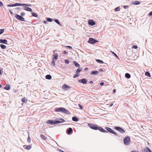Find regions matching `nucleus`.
<instances>
[{
    "label": "nucleus",
    "instance_id": "nucleus-3",
    "mask_svg": "<svg viewBox=\"0 0 152 152\" xmlns=\"http://www.w3.org/2000/svg\"><path fill=\"white\" fill-rule=\"evenodd\" d=\"M88 125L90 128L93 129L95 130H98V126L96 125L88 124Z\"/></svg>",
    "mask_w": 152,
    "mask_h": 152
},
{
    "label": "nucleus",
    "instance_id": "nucleus-47",
    "mask_svg": "<svg viewBox=\"0 0 152 152\" xmlns=\"http://www.w3.org/2000/svg\"><path fill=\"white\" fill-rule=\"evenodd\" d=\"M148 15L149 16H151L152 15V11L149 14H148Z\"/></svg>",
    "mask_w": 152,
    "mask_h": 152
},
{
    "label": "nucleus",
    "instance_id": "nucleus-40",
    "mask_svg": "<svg viewBox=\"0 0 152 152\" xmlns=\"http://www.w3.org/2000/svg\"><path fill=\"white\" fill-rule=\"evenodd\" d=\"M79 76V75L78 73H76L73 76V78H75Z\"/></svg>",
    "mask_w": 152,
    "mask_h": 152
},
{
    "label": "nucleus",
    "instance_id": "nucleus-9",
    "mask_svg": "<svg viewBox=\"0 0 152 152\" xmlns=\"http://www.w3.org/2000/svg\"><path fill=\"white\" fill-rule=\"evenodd\" d=\"M55 122L56 121H54L53 120H50L46 122V123L48 124H50L52 125L55 124H56Z\"/></svg>",
    "mask_w": 152,
    "mask_h": 152
},
{
    "label": "nucleus",
    "instance_id": "nucleus-36",
    "mask_svg": "<svg viewBox=\"0 0 152 152\" xmlns=\"http://www.w3.org/2000/svg\"><path fill=\"white\" fill-rule=\"evenodd\" d=\"M47 21L48 22H51L53 21V19H52L50 18H47Z\"/></svg>",
    "mask_w": 152,
    "mask_h": 152
},
{
    "label": "nucleus",
    "instance_id": "nucleus-10",
    "mask_svg": "<svg viewBox=\"0 0 152 152\" xmlns=\"http://www.w3.org/2000/svg\"><path fill=\"white\" fill-rule=\"evenodd\" d=\"M62 88L63 89L66 90L68 89H70L71 88V87L70 86H69L68 85H66V84H64V85L62 86Z\"/></svg>",
    "mask_w": 152,
    "mask_h": 152
},
{
    "label": "nucleus",
    "instance_id": "nucleus-2",
    "mask_svg": "<svg viewBox=\"0 0 152 152\" xmlns=\"http://www.w3.org/2000/svg\"><path fill=\"white\" fill-rule=\"evenodd\" d=\"M124 143L126 145H128L129 144L130 142V138L129 137H126L125 138L124 140Z\"/></svg>",
    "mask_w": 152,
    "mask_h": 152
},
{
    "label": "nucleus",
    "instance_id": "nucleus-13",
    "mask_svg": "<svg viewBox=\"0 0 152 152\" xmlns=\"http://www.w3.org/2000/svg\"><path fill=\"white\" fill-rule=\"evenodd\" d=\"M98 129L102 132L104 133H106L107 132L106 130H104L103 129L102 127H98Z\"/></svg>",
    "mask_w": 152,
    "mask_h": 152
},
{
    "label": "nucleus",
    "instance_id": "nucleus-60",
    "mask_svg": "<svg viewBox=\"0 0 152 152\" xmlns=\"http://www.w3.org/2000/svg\"><path fill=\"white\" fill-rule=\"evenodd\" d=\"M47 23V21H44V23L45 24H46Z\"/></svg>",
    "mask_w": 152,
    "mask_h": 152
},
{
    "label": "nucleus",
    "instance_id": "nucleus-5",
    "mask_svg": "<svg viewBox=\"0 0 152 152\" xmlns=\"http://www.w3.org/2000/svg\"><path fill=\"white\" fill-rule=\"evenodd\" d=\"M15 17L17 19L21 21H24L25 20L22 17L18 14H16Z\"/></svg>",
    "mask_w": 152,
    "mask_h": 152
},
{
    "label": "nucleus",
    "instance_id": "nucleus-55",
    "mask_svg": "<svg viewBox=\"0 0 152 152\" xmlns=\"http://www.w3.org/2000/svg\"><path fill=\"white\" fill-rule=\"evenodd\" d=\"M130 152H139L138 151H131Z\"/></svg>",
    "mask_w": 152,
    "mask_h": 152
},
{
    "label": "nucleus",
    "instance_id": "nucleus-44",
    "mask_svg": "<svg viewBox=\"0 0 152 152\" xmlns=\"http://www.w3.org/2000/svg\"><path fill=\"white\" fill-rule=\"evenodd\" d=\"M65 63L66 64H68L69 63V60H65Z\"/></svg>",
    "mask_w": 152,
    "mask_h": 152
},
{
    "label": "nucleus",
    "instance_id": "nucleus-53",
    "mask_svg": "<svg viewBox=\"0 0 152 152\" xmlns=\"http://www.w3.org/2000/svg\"><path fill=\"white\" fill-rule=\"evenodd\" d=\"M113 54H114V56H115L116 57H117V58H118V56H117V55L115 53H114V52H113Z\"/></svg>",
    "mask_w": 152,
    "mask_h": 152
},
{
    "label": "nucleus",
    "instance_id": "nucleus-14",
    "mask_svg": "<svg viewBox=\"0 0 152 152\" xmlns=\"http://www.w3.org/2000/svg\"><path fill=\"white\" fill-rule=\"evenodd\" d=\"M7 40L5 39H0V43L6 44H7Z\"/></svg>",
    "mask_w": 152,
    "mask_h": 152
},
{
    "label": "nucleus",
    "instance_id": "nucleus-34",
    "mask_svg": "<svg viewBox=\"0 0 152 152\" xmlns=\"http://www.w3.org/2000/svg\"><path fill=\"white\" fill-rule=\"evenodd\" d=\"M1 48L2 49H5L6 48V46L3 44H1L0 45Z\"/></svg>",
    "mask_w": 152,
    "mask_h": 152
},
{
    "label": "nucleus",
    "instance_id": "nucleus-12",
    "mask_svg": "<svg viewBox=\"0 0 152 152\" xmlns=\"http://www.w3.org/2000/svg\"><path fill=\"white\" fill-rule=\"evenodd\" d=\"M80 83H82L84 84H86L87 82V80L85 78L80 80H78Z\"/></svg>",
    "mask_w": 152,
    "mask_h": 152
},
{
    "label": "nucleus",
    "instance_id": "nucleus-16",
    "mask_svg": "<svg viewBox=\"0 0 152 152\" xmlns=\"http://www.w3.org/2000/svg\"><path fill=\"white\" fill-rule=\"evenodd\" d=\"M24 7V10L29 12H32V10H31V8L29 7Z\"/></svg>",
    "mask_w": 152,
    "mask_h": 152
},
{
    "label": "nucleus",
    "instance_id": "nucleus-23",
    "mask_svg": "<svg viewBox=\"0 0 152 152\" xmlns=\"http://www.w3.org/2000/svg\"><path fill=\"white\" fill-rule=\"evenodd\" d=\"M72 120L73 121L77 122V121H78V119L76 117L74 116V117H72Z\"/></svg>",
    "mask_w": 152,
    "mask_h": 152
},
{
    "label": "nucleus",
    "instance_id": "nucleus-11",
    "mask_svg": "<svg viewBox=\"0 0 152 152\" xmlns=\"http://www.w3.org/2000/svg\"><path fill=\"white\" fill-rule=\"evenodd\" d=\"M88 24L91 26H93L95 24V22L92 20H89L88 21Z\"/></svg>",
    "mask_w": 152,
    "mask_h": 152
},
{
    "label": "nucleus",
    "instance_id": "nucleus-29",
    "mask_svg": "<svg viewBox=\"0 0 152 152\" xmlns=\"http://www.w3.org/2000/svg\"><path fill=\"white\" fill-rule=\"evenodd\" d=\"M53 56H54V58H53V59H55V60L57 59L58 58V54H57L56 53H55V54H54Z\"/></svg>",
    "mask_w": 152,
    "mask_h": 152
},
{
    "label": "nucleus",
    "instance_id": "nucleus-24",
    "mask_svg": "<svg viewBox=\"0 0 152 152\" xmlns=\"http://www.w3.org/2000/svg\"><path fill=\"white\" fill-rule=\"evenodd\" d=\"M73 63L74 65L76 67H80V65L77 62L74 61H73Z\"/></svg>",
    "mask_w": 152,
    "mask_h": 152
},
{
    "label": "nucleus",
    "instance_id": "nucleus-28",
    "mask_svg": "<svg viewBox=\"0 0 152 152\" xmlns=\"http://www.w3.org/2000/svg\"><path fill=\"white\" fill-rule=\"evenodd\" d=\"M41 138L43 140H45L47 139V138L43 134H41L40 135Z\"/></svg>",
    "mask_w": 152,
    "mask_h": 152
},
{
    "label": "nucleus",
    "instance_id": "nucleus-20",
    "mask_svg": "<svg viewBox=\"0 0 152 152\" xmlns=\"http://www.w3.org/2000/svg\"><path fill=\"white\" fill-rule=\"evenodd\" d=\"M10 86L9 85H7L4 88V89L7 90H9L10 89Z\"/></svg>",
    "mask_w": 152,
    "mask_h": 152
},
{
    "label": "nucleus",
    "instance_id": "nucleus-58",
    "mask_svg": "<svg viewBox=\"0 0 152 152\" xmlns=\"http://www.w3.org/2000/svg\"><path fill=\"white\" fill-rule=\"evenodd\" d=\"M90 83L91 84H92L93 83V81H91L90 82Z\"/></svg>",
    "mask_w": 152,
    "mask_h": 152
},
{
    "label": "nucleus",
    "instance_id": "nucleus-17",
    "mask_svg": "<svg viewBox=\"0 0 152 152\" xmlns=\"http://www.w3.org/2000/svg\"><path fill=\"white\" fill-rule=\"evenodd\" d=\"M144 150L145 152H152L151 149L148 147L145 148Z\"/></svg>",
    "mask_w": 152,
    "mask_h": 152
},
{
    "label": "nucleus",
    "instance_id": "nucleus-18",
    "mask_svg": "<svg viewBox=\"0 0 152 152\" xmlns=\"http://www.w3.org/2000/svg\"><path fill=\"white\" fill-rule=\"evenodd\" d=\"M67 133L68 134H70L73 132V130L71 128H69L67 130Z\"/></svg>",
    "mask_w": 152,
    "mask_h": 152
},
{
    "label": "nucleus",
    "instance_id": "nucleus-19",
    "mask_svg": "<svg viewBox=\"0 0 152 152\" xmlns=\"http://www.w3.org/2000/svg\"><path fill=\"white\" fill-rule=\"evenodd\" d=\"M99 73V72L97 71H93L91 72V74L92 75H97Z\"/></svg>",
    "mask_w": 152,
    "mask_h": 152
},
{
    "label": "nucleus",
    "instance_id": "nucleus-45",
    "mask_svg": "<svg viewBox=\"0 0 152 152\" xmlns=\"http://www.w3.org/2000/svg\"><path fill=\"white\" fill-rule=\"evenodd\" d=\"M52 64L54 66H55V63L53 61L51 62Z\"/></svg>",
    "mask_w": 152,
    "mask_h": 152
},
{
    "label": "nucleus",
    "instance_id": "nucleus-50",
    "mask_svg": "<svg viewBox=\"0 0 152 152\" xmlns=\"http://www.w3.org/2000/svg\"><path fill=\"white\" fill-rule=\"evenodd\" d=\"M104 85V83L103 82H101L100 83V85L101 86H103Z\"/></svg>",
    "mask_w": 152,
    "mask_h": 152
},
{
    "label": "nucleus",
    "instance_id": "nucleus-46",
    "mask_svg": "<svg viewBox=\"0 0 152 152\" xmlns=\"http://www.w3.org/2000/svg\"><path fill=\"white\" fill-rule=\"evenodd\" d=\"M21 15H22V16H24L25 15V13L24 12H21Z\"/></svg>",
    "mask_w": 152,
    "mask_h": 152
},
{
    "label": "nucleus",
    "instance_id": "nucleus-37",
    "mask_svg": "<svg viewBox=\"0 0 152 152\" xmlns=\"http://www.w3.org/2000/svg\"><path fill=\"white\" fill-rule=\"evenodd\" d=\"M111 133H112L115 136H118L117 134L113 130Z\"/></svg>",
    "mask_w": 152,
    "mask_h": 152
},
{
    "label": "nucleus",
    "instance_id": "nucleus-25",
    "mask_svg": "<svg viewBox=\"0 0 152 152\" xmlns=\"http://www.w3.org/2000/svg\"><path fill=\"white\" fill-rule=\"evenodd\" d=\"M54 21L56 23H57L60 26H61V24L60 23V22L58 19H55L54 20Z\"/></svg>",
    "mask_w": 152,
    "mask_h": 152
},
{
    "label": "nucleus",
    "instance_id": "nucleus-42",
    "mask_svg": "<svg viewBox=\"0 0 152 152\" xmlns=\"http://www.w3.org/2000/svg\"><path fill=\"white\" fill-rule=\"evenodd\" d=\"M115 11H119L120 10V8L119 7H117L115 8Z\"/></svg>",
    "mask_w": 152,
    "mask_h": 152
},
{
    "label": "nucleus",
    "instance_id": "nucleus-51",
    "mask_svg": "<svg viewBox=\"0 0 152 152\" xmlns=\"http://www.w3.org/2000/svg\"><path fill=\"white\" fill-rule=\"evenodd\" d=\"M124 7L125 9H127L128 8V7L127 6H124Z\"/></svg>",
    "mask_w": 152,
    "mask_h": 152
},
{
    "label": "nucleus",
    "instance_id": "nucleus-43",
    "mask_svg": "<svg viewBox=\"0 0 152 152\" xmlns=\"http://www.w3.org/2000/svg\"><path fill=\"white\" fill-rule=\"evenodd\" d=\"M23 4V5L22 6H24V5H25V6H31V4Z\"/></svg>",
    "mask_w": 152,
    "mask_h": 152
},
{
    "label": "nucleus",
    "instance_id": "nucleus-27",
    "mask_svg": "<svg viewBox=\"0 0 152 152\" xmlns=\"http://www.w3.org/2000/svg\"><path fill=\"white\" fill-rule=\"evenodd\" d=\"M145 75L149 77H150L151 76L150 73L148 72H145Z\"/></svg>",
    "mask_w": 152,
    "mask_h": 152
},
{
    "label": "nucleus",
    "instance_id": "nucleus-48",
    "mask_svg": "<svg viewBox=\"0 0 152 152\" xmlns=\"http://www.w3.org/2000/svg\"><path fill=\"white\" fill-rule=\"evenodd\" d=\"M3 6V3L0 1V6L2 7Z\"/></svg>",
    "mask_w": 152,
    "mask_h": 152
},
{
    "label": "nucleus",
    "instance_id": "nucleus-56",
    "mask_svg": "<svg viewBox=\"0 0 152 152\" xmlns=\"http://www.w3.org/2000/svg\"><path fill=\"white\" fill-rule=\"evenodd\" d=\"M9 12H10V13L11 14H12V11H11V10H9Z\"/></svg>",
    "mask_w": 152,
    "mask_h": 152
},
{
    "label": "nucleus",
    "instance_id": "nucleus-31",
    "mask_svg": "<svg viewBox=\"0 0 152 152\" xmlns=\"http://www.w3.org/2000/svg\"><path fill=\"white\" fill-rule=\"evenodd\" d=\"M27 99L25 97L21 99V101L23 103H25L27 102Z\"/></svg>",
    "mask_w": 152,
    "mask_h": 152
},
{
    "label": "nucleus",
    "instance_id": "nucleus-38",
    "mask_svg": "<svg viewBox=\"0 0 152 152\" xmlns=\"http://www.w3.org/2000/svg\"><path fill=\"white\" fill-rule=\"evenodd\" d=\"M4 31V29H0V35L3 33Z\"/></svg>",
    "mask_w": 152,
    "mask_h": 152
},
{
    "label": "nucleus",
    "instance_id": "nucleus-57",
    "mask_svg": "<svg viewBox=\"0 0 152 152\" xmlns=\"http://www.w3.org/2000/svg\"><path fill=\"white\" fill-rule=\"evenodd\" d=\"M66 53V51H64L63 53V54H65Z\"/></svg>",
    "mask_w": 152,
    "mask_h": 152
},
{
    "label": "nucleus",
    "instance_id": "nucleus-7",
    "mask_svg": "<svg viewBox=\"0 0 152 152\" xmlns=\"http://www.w3.org/2000/svg\"><path fill=\"white\" fill-rule=\"evenodd\" d=\"M23 4H20L18 3H15L14 4H8L7 6L8 7H13L17 6H22Z\"/></svg>",
    "mask_w": 152,
    "mask_h": 152
},
{
    "label": "nucleus",
    "instance_id": "nucleus-6",
    "mask_svg": "<svg viewBox=\"0 0 152 152\" xmlns=\"http://www.w3.org/2000/svg\"><path fill=\"white\" fill-rule=\"evenodd\" d=\"M115 129L121 133H123L125 132L124 130L120 127L116 126L115 127Z\"/></svg>",
    "mask_w": 152,
    "mask_h": 152
},
{
    "label": "nucleus",
    "instance_id": "nucleus-30",
    "mask_svg": "<svg viewBox=\"0 0 152 152\" xmlns=\"http://www.w3.org/2000/svg\"><path fill=\"white\" fill-rule=\"evenodd\" d=\"M82 69H83L82 68H80L78 69L76 71V73H79L82 70Z\"/></svg>",
    "mask_w": 152,
    "mask_h": 152
},
{
    "label": "nucleus",
    "instance_id": "nucleus-32",
    "mask_svg": "<svg viewBox=\"0 0 152 152\" xmlns=\"http://www.w3.org/2000/svg\"><path fill=\"white\" fill-rule=\"evenodd\" d=\"M31 15L34 17H37V15L34 12H31Z\"/></svg>",
    "mask_w": 152,
    "mask_h": 152
},
{
    "label": "nucleus",
    "instance_id": "nucleus-35",
    "mask_svg": "<svg viewBox=\"0 0 152 152\" xmlns=\"http://www.w3.org/2000/svg\"><path fill=\"white\" fill-rule=\"evenodd\" d=\"M31 146L30 145H28L27 146L26 148V149L27 150H29L31 148Z\"/></svg>",
    "mask_w": 152,
    "mask_h": 152
},
{
    "label": "nucleus",
    "instance_id": "nucleus-26",
    "mask_svg": "<svg viewBox=\"0 0 152 152\" xmlns=\"http://www.w3.org/2000/svg\"><path fill=\"white\" fill-rule=\"evenodd\" d=\"M125 76L128 79L129 78L131 77L130 75L128 73H126L125 74Z\"/></svg>",
    "mask_w": 152,
    "mask_h": 152
},
{
    "label": "nucleus",
    "instance_id": "nucleus-62",
    "mask_svg": "<svg viewBox=\"0 0 152 152\" xmlns=\"http://www.w3.org/2000/svg\"><path fill=\"white\" fill-rule=\"evenodd\" d=\"M88 69V68H85L84 69L85 70H87Z\"/></svg>",
    "mask_w": 152,
    "mask_h": 152
},
{
    "label": "nucleus",
    "instance_id": "nucleus-61",
    "mask_svg": "<svg viewBox=\"0 0 152 152\" xmlns=\"http://www.w3.org/2000/svg\"><path fill=\"white\" fill-rule=\"evenodd\" d=\"M99 70H100V72H102V71H103V70H102V69H99Z\"/></svg>",
    "mask_w": 152,
    "mask_h": 152
},
{
    "label": "nucleus",
    "instance_id": "nucleus-1",
    "mask_svg": "<svg viewBox=\"0 0 152 152\" xmlns=\"http://www.w3.org/2000/svg\"><path fill=\"white\" fill-rule=\"evenodd\" d=\"M55 111L57 112H62L67 114H70V113L63 107H59L56 109Z\"/></svg>",
    "mask_w": 152,
    "mask_h": 152
},
{
    "label": "nucleus",
    "instance_id": "nucleus-8",
    "mask_svg": "<svg viewBox=\"0 0 152 152\" xmlns=\"http://www.w3.org/2000/svg\"><path fill=\"white\" fill-rule=\"evenodd\" d=\"M65 121V120L62 118H60L58 119V120L56 121V124L58 123H62Z\"/></svg>",
    "mask_w": 152,
    "mask_h": 152
},
{
    "label": "nucleus",
    "instance_id": "nucleus-33",
    "mask_svg": "<svg viewBox=\"0 0 152 152\" xmlns=\"http://www.w3.org/2000/svg\"><path fill=\"white\" fill-rule=\"evenodd\" d=\"M96 61L97 62L100 64H103V62L102 60L99 59H96Z\"/></svg>",
    "mask_w": 152,
    "mask_h": 152
},
{
    "label": "nucleus",
    "instance_id": "nucleus-22",
    "mask_svg": "<svg viewBox=\"0 0 152 152\" xmlns=\"http://www.w3.org/2000/svg\"><path fill=\"white\" fill-rule=\"evenodd\" d=\"M45 78L48 80H50L52 78L51 76L50 75H48L45 76Z\"/></svg>",
    "mask_w": 152,
    "mask_h": 152
},
{
    "label": "nucleus",
    "instance_id": "nucleus-52",
    "mask_svg": "<svg viewBox=\"0 0 152 152\" xmlns=\"http://www.w3.org/2000/svg\"><path fill=\"white\" fill-rule=\"evenodd\" d=\"M66 47L68 48H70L72 49V47L70 46H66Z\"/></svg>",
    "mask_w": 152,
    "mask_h": 152
},
{
    "label": "nucleus",
    "instance_id": "nucleus-49",
    "mask_svg": "<svg viewBox=\"0 0 152 152\" xmlns=\"http://www.w3.org/2000/svg\"><path fill=\"white\" fill-rule=\"evenodd\" d=\"M79 106L80 107V109H83V107L79 104Z\"/></svg>",
    "mask_w": 152,
    "mask_h": 152
},
{
    "label": "nucleus",
    "instance_id": "nucleus-4",
    "mask_svg": "<svg viewBox=\"0 0 152 152\" xmlns=\"http://www.w3.org/2000/svg\"><path fill=\"white\" fill-rule=\"evenodd\" d=\"M98 41L92 38H89L88 42L91 44H94L96 42H98Z\"/></svg>",
    "mask_w": 152,
    "mask_h": 152
},
{
    "label": "nucleus",
    "instance_id": "nucleus-21",
    "mask_svg": "<svg viewBox=\"0 0 152 152\" xmlns=\"http://www.w3.org/2000/svg\"><path fill=\"white\" fill-rule=\"evenodd\" d=\"M105 128L106 129L107 131L111 133L112 132L113 130L110 128L108 127H106Z\"/></svg>",
    "mask_w": 152,
    "mask_h": 152
},
{
    "label": "nucleus",
    "instance_id": "nucleus-41",
    "mask_svg": "<svg viewBox=\"0 0 152 152\" xmlns=\"http://www.w3.org/2000/svg\"><path fill=\"white\" fill-rule=\"evenodd\" d=\"M132 48H133L136 49L137 48V46H136V45H134L132 47Z\"/></svg>",
    "mask_w": 152,
    "mask_h": 152
},
{
    "label": "nucleus",
    "instance_id": "nucleus-54",
    "mask_svg": "<svg viewBox=\"0 0 152 152\" xmlns=\"http://www.w3.org/2000/svg\"><path fill=\"white\" fill-rule=\"evenodd\" d=\"M116 92V90L115 89H114L113 90V92L114 93H115Z\"/></svg>",
    "mask_w": 152,
    "mask_h": 152
},
{
    "label": "nucleus",
    "instance_id": "nucleus-64",
    "mask_svg": "<svg viewBox=\"0 0 152 152\" xmlns=\"http://www.w3.org/2000/svg\"><path fill=\"white\" fill-rule=\"evenodd\" d=\"M1 85H0V88H1Z\"/></svg>",
    "mask_w": 152,
    "mask_h": 152
},
{
    "label": "nucleus",
    "instance_id": "nucleus-59",
    "mask_svg": "<svg viewBox=\"0 0 152 152\" xmlns=\"http://www.w3.org/2000/svg\"><path fill=\"white\" fill-rule=\"evenodd\" d=\"M59 151L60 152H64V151L61 150H60V149L59 150Z\"/></svg>",
    "mask_w": 152,
    "mask_h": 152
},
{
    "label": "nucleus",
    "instance_id": "nucleus-39",
    "mask_svg": "<svg viewBox=\"0 0 152 152\" xmlns=\"http://www.w3.org/2000/svg\"><path fill=\"white\" fill-rule=\"evenodd\" d=\"M27 141L29 142H30L31 139L29 137V134H28V137L27 139Z\"/></svg>",
    "mask_w": 152,
    "mask_h": 152
},
{
    "label": "nucleus",
    "instance_id": "nucleus-15",
    "mask_svg": "<svg viewBox=\"0 0 152 152\" xmlns=\"http://www.w3.org/2000/svg\"><path fill=\"white\" fill-rule=\"evenodd\" d=\"M140 4V2L137 1H132L131 2L132 4L138 5Z\"/></svg>",
    "mask_w": 152,
    "mask_h": 152
},
{
    "label": "nucleus",
    "instance_id": "nucleus-63",
    "mask_svg": "<svg viewBox=\"0 0 152 152\" xmlns=\"http://www.w3.org/2000/svg\"><path fill=\"white\" fill-rule=\"evenodd\" d=\"M113 104H111L110 105V106H112L113 105Z\"/></svg>",
    "mask_w": 152,
    "mask_h": 152
}]
</instances>
